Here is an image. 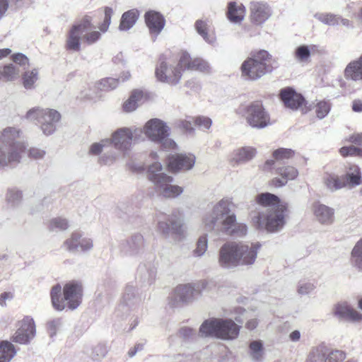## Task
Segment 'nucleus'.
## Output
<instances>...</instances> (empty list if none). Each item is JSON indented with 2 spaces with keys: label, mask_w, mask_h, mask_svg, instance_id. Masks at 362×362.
<instances>
[{
  "label": "nucleus",
  "mask_w": 362,
  "mask_h": 362,
  "mask_svg": "<svg viewBox=\"0 0 362 362\" xmlns=\"http://www.w3.org/2000/svg\"><path fill=\"white\" fill-rule=\"evenodd\" d=\"M232 199L224 197L213 204L211 209L202 218L205 229L218 237L222 234L243 236L247 227L245 223L236 222V215L233 211Z\"/></svg>",
  "instance_id": "obj_1"
},
{
  "label": "nucleus",
  "mask_w": 362,
  "mask_h": 362,
  "mask_svg": "<svg viewBox=\"0 0 362 362\" xmlns=\"http://www.w3.org/2000/svg\"><path fill=\"white\" fill-rule=\"evenodd\" d=\"M286 205L276 206L263 210H252L250 217L257 229L276 233L281 230L286 224Z\"/></svg>",
  "instance_id": "obj_2"
},
{
  "label": "nucleus",
  "mask_w": 362,
  "mask_h": 362,
  "mask_svg": "<svg viewBox=\"0 0 362 362\" xmlns=\"http://www.w3.org/2000/svg\"><path fill=\"white\" fill-rule=\"evenodd\" d=\"M82 296V285L77 281H70L64 285L63 296L62 286L59 284L52 286L50 291L52 306L58 311L66 307L70 310L76 309L81 303Z\"/></svg>",
  "instance_id": "obj_3"
},
{
  "label": "nucleus",
  "mask_w": 362,
  "mask_h": 362,
  "mask_svg": "<svg viewBox=\"0 0 362 362\" xmlns=\"http://www.w3.org/2000/svg\"><path fill=\"white\" fill-rule=\"evenodd\" d=\"M240 327L231 319L211 317L205 320L199 327L202 337H214L223 340L236 339Z\"/></svg>",
  "instance_id": "obj_4"
},
{
  "label": "nucleus",
  "mask_w": 362,
  "mask_h": 362,
  "mask_svg": "<svg viewBox=\"0 0 362 362\" xmlns=\"http://www.w3.org/2000/svg\"><path fill=\"white\" fill-rule=\"evenodd\" d=\"M147 176L154 185L156 192L164 197L175 198L183 192L181 187L172 185L173 178L163 171L162 165L158 162L148 167Z\"/></svg>",
  "instance_id": "obj_5"
},
{
  "label": "nucleus",
  "mask_w": 362,
  "mask_h": 362,
  "mask_svg": "<svg viewBox=\"0 0 362 362\" xmlns=\"http://www.w3.org/2000/svg\"><path fill=\"white\" fill-rule=\"evenodd\" d=\"M272 69V56L266 50L259 51L241 66L243 76L250 80L259 79Z\"/></svg>",
  "instance_id": "obj_6"
},
{
  "label": "nucleus",
  "mask_w": 362,
  "mask_h": 362,
  "mask_svg": "<svg viewBox=\"0 0 362 362\" xmlns=\"http://www.w3.org/2000/svg\"><path fill=\"white\" fill-rule=\"evenodd\" d=\"M170 127L163 120L157 118L151 119L142 129L146 136L152 142L159 144L163 149H175L176 143L169 138Z\"/></svg>",
  "instance_id": "obj_7"
},
{
  "label": "nucleus",
  "mask_w": 362,
  "mask_h": 362,
  "mask_svg": "<svg viewBox=\"0 0 362 362\" xmlns=\"http://www.w3.org/2000/svg\"><path fill=\"white\" fill-rule=\"evenodd\" d=\"M25 118L30 121H37L43 134L49 136L56 131V126L61 119V115L54 109L35 107L27 112Z\"/></svg>",
  "instance_id": "obj_8"
},
{
  "label": "nucleus",
  "mask_w": 362,
  "mask_h": 362,
  "mask_svg": "<svg viewBox=\"0 0 362 362\" xmlns=\"http://www.w3.org/2000/svg\"><path fill=\"white\" fill-rule=\"evenodd\" d=\"M208 282L201 281L194 284H185L177 286L170 297V304L177 307L188 304L195 299L196 296H200L206 288Z\"/></svg>",
  "instance_id": "obj_9"
},
{
  "label": "nucleus",
  "mask_w": 362,
  "mask_h": 362,
  "mask_svg": "<svg viewBox=\"0 0 362 362\" xmlns=\"http://www.w3.org/2000/svg\"><path fill=\"white\" fill-rule=\"evenodd\" d=\"M238 112L242 114L252 128L263 129L271 124L269 115L260 101H254L247 105L240 107Z\"/></svg>",
  "instance_id": "obj_10"
},
{
  "label": "nucleus",
  "mask_w": 362,
  "mask_h": 362,
  "mask_svg": "<svg viewBox=\"0 0 362 362\" xmlns=\"http://www.w3.org/2000/svg\"><path fill=\"white\" fill-rule=\"evenodd\" d=\"M183 225V214L179 209L173 210L168 216L161 215L158 217L157 229L165 238L170 235L182 236Z\"/></svg>",
  "instance_id": "obj_11"
},
{
  "label": "nucleus",
  "mask_w": 362,
  "mask_h": 362,
  "mask_svg": "<svg viewBox=\"0 0 362 362\" xmlns=\"http://www.w3.org/2000/svg\"><path fill=\"white\" fill-rule=\"evenodd\" d=\"M146 247V241L143 235L135 233L121 240L118 248L119 255L123 257L138 259L143 255Z\"/></svg>",
  "instance_id": "obj_12"
},
{
  "label": "nucleus",
  "mask_w": 362,
  "mask_h": 362,
  "mask_svg": "<svg viewBox=\"0 0 362 362\" xmlns=\"http://www.w3.org/2000/svg\"><path fill=\"white\" fill-rule=\"evenodd\" d=\"M141 298L138 290L133 284L126 286L115 313L118 316H127L134 313L139 308Z\"/></svg>",
  "instance_id": "obj_13"
},
{
  "label": "nucleus",
  "mask_w": 362,
  "mask_h": 362,
  "mask_svg": "<svg viewBox=\"0 0 362 362\" xmlns=\"http://www.w3.org/2000/svg\"><path fill=\"white\" fill-rule=\"evenodd\" d=\"M182 69L178 64L175 65L170 60L162 56L156 66L155 74L160 82L176 85L181 79Z\"/></svg>",
  "instance_id": "obj_14"
},
{
  "label": "nucleus",
  "mask_w": 362,
  "mask_h": 362,
  "mask_svg": "<svg viewBox=\"0 0 362 362\" xmlns=\"http://www.w3.org/2000/svg\"><path fill=\"white\" fill-rule=\"evenodd\" d=\"M141 136V129L122 127L112 133L110 144H112L115 149L124 152L130 148L133 141H139Z\"/></svg>",
  "instance_id": "obj_15"
},
{
  "label": "nucleus",
  "mask_w": 362,
  "mask_h": 362,
  "mask_svg": "<svg viewBox=\"0 0 362 362\" xmlns=\"http://www.w3.org/2000/svg\"><path fill=\"white\" fill-rule=\"evenodd\" d=\"M218 264L224 269H232L238 267L236 242H227L219 248Z\"/></svg>",
  "instance_id": "obj_16"
},
{
  "label": "nucleus",
  "mask_w": 362,
  "mask_h": 362,
  "mask_svg": "<svg viewBox=\"0 0 362 362\" xmlns=\"http://www.w3.org/2000/svg\"><path fill=\"white\" fill-rule=\"evenodd\" d=\"M36 334L35 325L33 319L25 317L19 322V327L12 337V341L20 344H28Z\"/></svg>",
  "instance_id": "obj_17"
},
{
  "label": "nucleus",
  "mask_w": 362,
  "mask_h": 362,
  "mask_svg": "<svg viewBox=\"0 0 362 362\" xmlns=\"http://www.w3.org/2000/svg\"><path fill=\"white\" fill-rule=\"evenodd\" d=\"M22 146H8L0 144V170L13 167L21 162Z\"/></svg>",
  "instance_id": "obj_18"
},
{
  "label": "nucleus",
  "mask_w": 362,
  "mask_h": 362,
  "mask_svg": "<svg viewBox=\"0 0 362 362\" xmlns=\"http://www.w3.org/2000/svg\"><path fill=\"white\" fill-rule=\"evenodd\" d=\"M272 15L269 5L263 1H252L250 4V19L252 24L262 25Z\"/></svg>",
  "instance_id": "obj_19"
},
{
  "label": "nucleus",
  "mask_w": 362,
  "mask_h": 362,
  "mask_svg": "<svg viewBox=\"0 0 362 362\" xmlns=\"http://www.w3.org/2000/svg\"><path fill=\"white\" fill-rule=\"evenodd\" d=\"M260 246L259 243H236L238 266L252 265L256 260Z\"/></svg>",
  "instance_id": "obj_20"
},
{
  "label": "nucleus",
  "mask_w": 362,
  "mask_h": 362,
  "mask_svg": "<svg viewBox=\"0 0 362 362\" xmlns=\"http://www.w3.org/2000/svg\"><path fill=\"white\" fill-rule=\"evenodd\" d=\"M334 316L340 320H346L353 323L362 321V314L353 308L347 302H339L332 308Z\"/></svg>",
  "instance_id": "obj_21"
},
{
  "label": "nucleus",
  "mask_w": 362,
  "mask_h": 362,
  "mask_svg": "<svg viewBox=\"0 0 362 362\" xmlns=\"http://www.w3.org/2000/svg\"><path fill=\"white\" fill-rule=\"evenodd\" d=\"M64 245L66 250L71 252H86L92 250L93 240L86 237H83L80 232H74L71 238L67 239Z\"/></svg>",
  "instance_id": "obj_22"
},
{
  "label": "nucleus",
  "mask_w": 362,
  "mask_h": 362,
  "mask_svg": "<svg viewBox=\"0 0 362 362\" xmlns=\"http://www.w3.org/2000/svg\"><path fill=\"white\" fill-rule=\"evenodd\" d=\"M178 65L182 69L192 71H206L209 69L207 62L199 57L192 58L189 54L185 51L181 52Z\"/></svg>",
  "instance_id": "obj_23"
},
{
  "label": "nucleus",
  "mask_w": 362,
  "mask_h": 362,
  "mask_svg": "<svg viewBox=\"0 0 362 362\" xmlns=\"http://www.w3.org/2000/svg\"><path fill=\"white\" fill-rule=\"evenodd\" d=\"M195 163V156L192 154H176L168 158V167L173 172L190 170Z\"/></svg>",
  "instance_id": "obj_24"
},
{
  "label": "nucleus",
  "mask_w": 362,
  "mask_h": 362,
  "mask_svg": "<svg viewBox=\"0 0 362 362\" xmlns=\"http://www.w3.org/2000/svg\"><path fill=\"white\" fill-rule=\"evenodd\" d=\"M279 96L284 105L291 110H298L305 103L303 96L291 87L281 89Z\"/></svg>",
  "instance_id": "obj_25"
},
{
  "label": "nucleus",
  "mask_w": 362,
  "mask_h": 362,
  "mask_svg": "<svg viewBox=\"0 0 362 362\" xmlns=\"http://www.w3.org/2000/svg\"><path fill=\"white\" fill-rule=\"evenodd\" d=\"M145 22L151 35L156 38L163 29L165 20L158 11H149L145 13Z\"/></svg>",
  "instance_id": "obj_26"
},
{
  "label": "nucleus",
  "mask_w": 362,
  "mask_h": 362,
  "mask_svg": "<svg viewBox=\"0 0 362 362\" xmlns=\"http://www.w3.org/2000/svg\"><path fill=\"white\" fill-rule=\"evenodd\" d=\"M20 134V130L15 127H7L4 129L0 136L1 145L16 146L19 144L23 147L22 149H21V155H22L25 150V145L24 143L18 141Z\"/></svg>",
  "instance_id": "obj_27"
},
{
  "label": "nucleus",
  "mask_w": 362,
  "mask_h": 362,
  "mask_svg": "<svg viewBox=\"0 0 362 362\" xmlns=\"http://www.w3.org/2000/svg\"><path fill=\"white\" fill-rule=\"evenodd\" d=\"M313 210L316 219L322 224H331L334 221V209L319 202L313 204Z\"/></svg>",
  "instance_id": "obj_28"
},
{
  "label": "nucleus",
  "mask_w": 362,
  "mask_h": 362,
  "mask_svg": "<svg viewBox=\"0 0 362 362\" xmlns=\"http://www.w3.org/2000/svg\"><path fill=\"white\" fill-rule=\"evenodd\" d=\"M276 173L279 175L281 177H275L272 180V184L276 187L286 185L288 180H294L298 175L297 169L293 166L278 168L276 169Z\"/></svg>",
  "instance_id": "obj_29"
},
{
  "label": "nucleus",
  "mask_w": 362,
  "mask_h": 362,
  "mask_svg": "<svg viewBox=\"0 0 362 362\" xmlns=\"http://www.w3.org/2000/svg\"><path fill=\"white\" fill-rule=\"evenodd\" d=\"M255 202L259 206L255 210H263L265 208H273L276 206H285L281 203L280 199L276 195L269 192L258 194L255 197Z\"/></svg>",
  "instance_id": "obj_30"
},
{
  "label": "nucleus",
  "mask_w": 362,
  "mask_h": 362,
  "mask_svg": "<svg viewBox=\"0 0 362 362\" xmlns=\"http://www.w3.org/2000/svg\"><path fill=\"white\" fill-rule=\"evenodd\" d=\"M255 154V148L250 146L242 147L233 151L232 160L237 165L244 164L252 160Z\"/></svg>",
  "instance_id": "obj_31"
},
{
  "label": "nucleus",
  "mask_w": 362,
  "mask_h": 362,
  "mask_svg": "<svg viewBox=\"0 0 362 362\" xmlns=\"http://www.w3.org/2000/svg\"><path fill=\"white\" fill-rule=\"evenodd\" d=\"M344 74L347 78L362 81V54L357 60L351 62L346 66Z\"/></svg>",
  "instance_id": "obj_32"
},
{
  "label": "nucleus",
  "mask_w": 362,
  "mask_h": 362,
  "mask_svg": "<svg viewBox=\"0 0 362 362\" xmlns=\"http://www.w3.org/2000/svg\"><path fill=\"white\" fill-rule=\"evenodd\" d=\"M344 187H353L361 184V175L360 168L357 165H352L347 173L342 175Z\"/></svg>",
  "instance_id": "obj_33"
},
{
  "label": "nucleus",
  "mask_w": 362,
  "mask_h": 362,
  "mask_svg": "<svg viewBox=\"0 0 362 362\" xmlns=\"http://www.w3.org/2000/svg\"><path fill=\"white\" fill-rule=\"evenodd\" d=\"M317 47L315 45H301L297 47L294 51L293 57L300 63H306L310 60L312 53L317 51Z\"/></svg>",
  "instance_id": "obj_34"
},
{
  "label": "nucleus",
  "mask_w": 362,
  "mask_h": 362,
  "mask_svg": "<svg viewBox=\"0 0 362 362\" xmlns=\"http://www.w3.org/2000/svg\"><path fill=\"white\" fill-rule=\"evenodd\" d=\"M139 12L136 9H132L124 12L121 18L119 29L122 31H127L136 23Z\"/></svg>",
  "instance_id": "obj_35"
},
{
  "label": "nucleus",
  "mask_w": 362,
  "mask_h": 362,
  "mask_svg": "<svg viewBox=\"0 0 362 362\" xmlns=\"http://www.w3.org/2000/svg\"><path fill=\"white\" fill-rule=\"evenodd\" d=\"M227 16L230 21L233 23L241 22L245 16V7L243 4L238 6L235 2L228 4Z\"/></svg>",
  "instance_id": "obj_36"
},
{
  "label": "nucleus",
  "mask_w": 362,
  "mask_h": 362,
  "mask_svg": "<svg viewBox=\"0 0 362 362\" xmlns=\"http://www.w3.org/2000/svg\"><path fill=\"white\" fill-rule=\"evenodd\" d=\"M20 69L12 63L5 64L0 67V79L4 81L16 80L20 74Z\"/></svg>",
  "instance_id": "obj_37"
},
{
  "label": "nucleus",
  "mask_w": 362,
  "mask_h": 362,
  "mask_svg": "<svg viewBox=\"0 0 362 362\" xmlns=\"http://www.w3.org/2000/svg\"><path fill=\"white\" fill-rule=\"evenodd\" d=\"M81 32L76 31V26H72L66 40V49L74 52L79 51L81 49Z\"/></svg>",
  "instance_id": "obj_38"
},
{
  "label": "nucleus",
  "mask_w": 362,
  "mask_h": 362,
  "mask_svg": "<svg viewBox=\"0 0 362 362\" xmlns=\"http://www.w3.org/2000/svg\"><path fill=\"white\" fill-rule=\"evenodd\" d=\"M324 183L331 192H334L344 187L342 176L327 173L324 177Z\"/></svg>",
  "instance_id": "obj_39"
},
{
  "label": "nucleus",
  "mask_w": 362,
  "mask_h": 362,
  "mask_svg": "<svg viewBox=\"0 0 362 362\" xmlns=\"http://www.w3.org/2000/svg\"><path fill=\"white\" fill-rule=\"evenodd\" d=\"M16 354L15 347L10 341L0 342V362H10Z\"/></svg>",
  "instance_id": "obj_40"
},
{
  "label": "nucleus",
  "mask_w": 362,
  "mask_h": 362,
  "mask_svg": "<svg viewBox=\"0 0 362 362\" xmlns=\"http://www.w3.org/2000/svg\"><path fill=\"white\" fill-rule=\"evenodd\" d=\"M264 354V347L262 341H252L249 344V354L252 360L255 362L262 361Z\"/></svg>",
  "instance_id": "obj_41"
},
{
  "label": "nucleus",
  "mask_w": 362,
  "mask_h": 362,
  "mask_svg": "<svg viewBox=\"0 0 362 362\" xmlns=\"http://www.w3.org/2000/svg\"><path fill=\"white\" fill-rule=\"evenodd\" d=\"M327 348L324 345L313 347L307 358L306 362H325Z\"/></svg>",
  "instance_id": "obj_42"
},
{
  "label": "nucleus",
  "mask_w": 362,
  "mask_h": 362,
  "mask_svg": "<svg viewBox=\"0 0 362 362\" xmlns=\"http://www.w3.org/2000/svg\"><path fill=\"white\" fill-rule=\"evenodd\" d=\"M143 96L144 94L141 90H134L129 99L124 103V110L127 112L135 110L138 106V103L143 98Z\"/></svg>",
  "instance_id": "obj_43"
},
{
  "label": "nucleus",
  "mask_w": 362,
  "mask_h": 362,
  "mask_svg": "<svg viewBox=\"0 0 362 362\" xmlns=\"http://www.w3.org/2000/svg\"><path fill=\"white\" fill-rule=\"evenodd\" d=\"M38 74L37 69H33L31 71H27L23 73L22 81L25 89L30 90L35 88V83L38 80Z\"/></svg>",
  "instance_id": "obj_44"
},
{
  "label": "nucleus",
  "mask_w": 362,
  "mask_h": 362,
  "mask_svg": "<svg viewBox=\"0 0 362 362\" xmlns=\"http://www.w3.org/2000/svg\"><path fill=\"white\" fill-rule=\"evenodd\" d=\"M351 259L354 267L362 272V238L354 247Z\"/></svg>",
  "instance_id": "obj_45"
},
{
  "label": "nucleus",
  "mask_w": 362,
  "mask_h": 362,
  "mask_svg": "<svg viewBox=\"0 0 362 362\" xmlns=\"http://www.w3.org/2000/svg\"><path fill=\"white\" fill-rule=\"evenodd\" d=\"M22 192L16 188L8 189L6 194V200L11 206L16 207L18 206L22 200Z\"/></svg>",
  "instance_id": "obj_46"
},
{
  "label": "nucleus",
  "mask_w": 362,
  "mask_h": 362,
  "mask_svg": "<svg viewBox=\"0 0 362 362\" xmlns=\"http://www.w3.org/2000/svg\"><path fill=\"white\" fill-rule=\"evenodd\" d=\"M69 226L68 221L62 217H56L51 219L48 224L50 231H63L68 229Z\"/></svg>",
  "instance_id": "obj_47"
},
{
  "label": "nucleus",
  "mask_w": 362,
  "mask_h": 362,
  "mask_svg": "<svg viewBox=\"0 0 362 362\" xmlns=\"http://www.w3.org/2000/svg\"><path fill=\"white\" fill-rule=\"evenodd\" d=\"M314 17L319 21L328 25H337L339 23V17L330 13H317Z\"/></svg>",
  "instance_id": "obj_48"
},
{
  "label": "nucleus",
  "mask_w": 362,
  "mask_h": 362,
  "mask_svg": "<svg viewBox=\"0 0 362 362\" xmlns=\"http://www.w3.org/2000/svg\"><path fill=\"white\" fill-rule=\"evenodd\" d=\"M98 88L101 90H111L117 88L119 84V79L112 77H107L98 82Z\"/></svg>",
  "instance_id": "obj_49"
},
{
  "label": "nucleus",
  "mask_w": 362,
  "mask_h": 362,
  "mask_svg": "<svg viewBox=\"0 0 362 362\" xmlns=\"http://www.w3.org/2000/svg\"><path fill=\"white\" fill-rule=\"evenodd\" d=\"M194 27L199 35H200L206 42L209 43L212 42L208 35L209 25L206 21L197 20L195 22Z\"/></svg>",
  "instance_id": "obj_50"
},
{
  "label": "nucleus",
  "mask_w": 362,
  "mask_h": 362,
  "mask_svg": "<svg viewBox=\"0 0 362 362\" xmlns=\"http://www.w3.org/2000/svg\"><path fill=\"white\" fill-rule=\"evenodd\" d=\"M208 248L207 235L204 234L199 237L197 243V247L194 250L196 257H202L204 255Z\"/></svg>",
  "instance_id": "obj_51"
},
{
  "label": "nucleus",
  "mask_w": 362,
  "mask_h": 362,
  "mask_svg": "<svg viewBox=\"0 0 362 362\" xmlns=\"http://www.w3.org/2000/svg\"><path fill=\"white\" fill-rule=\"evenodd\" d=\"M107 352L106 346L104 344H98L92 349L90 357L93 361H98L104 358Z\"/></svg>",
  "instance_id": "obj_52"
},
{
  "label": "nucleus",
  "mask_w": 362,
  "mask_h": 362,
  "mask_svg": "<svg viewBox=\"0 0 362 362\" xmlns=\"http://www.w3.org/2000/svg\"><path fill=\"white\" fill-rule=\"evenodd\" d=\"M316 288L314 283L310 281H300L298 284L297 291L301 296L310 294Z\"/></svg>",
  "instance_id": "obj_53"
},
{
  "label": "nucleus",
  "mask_w": 362,
  "mask_h": 362,
  "mask_svg": "<svg viewBox=\"0 0 362 362\" xmlns=\"http://www.w3.org/2000/svg\"><path fill=\"white\" fill-rule=\"evenodd\" d=\"M62 326V320L61 318H54L48 321L47 323V328L50 337H54Z\"/></svg>",
  "instance_id": "obj_54"
},
{
  "label": "nucleus",
  "mask_w": 362,
  "mask_h": 362,
  "mask_svg": "<svg viewBox=\"0 0 362 362\" xmlns=\"http://www.w3.org/2000/svg\"><path fill=\"white\" fill-rule=\"evenodd\" d=\"M331 109V106L329 102L327 101H320L319 102L315 108V112L317 117L322 119L325 118L328 113L329 112Z\"/></svg>",
  "instance_id": "obj_55"
},
{
  "label": "nucleus",
  "mask_w": 362,
  "mask_h": 362,
  "mask_svg": "<svg viewBox=\"0 0 362 362\" xmlns=\"http://www.w3.org/2000/svg\"><path fill=\"white\" fill-rule=\"evenodd\" d=\"M110 144V139H103L99 142L93 143L89 148V154L93 156L99 155L103 148Z\"/></svg>",
  "instance_id": "obj_56"
},
{
  "label": "nucleus",
  "mask_w": 362,
  "mask_h": 362,
  "mask_svg": "<svg viewBox=\"0 0 362 362\" xmlns=\"http://www.w3.org/2000/svg\"><path fill=\"white\" fill-rule=\"evenodd\" d=\"M294 151L291 148H280L273 152V157L276 160L288 159L293 156Z\"/></svg>",
  "instance_id": "obj_57"
},
{
  "label": "nucleus",
  "mask_w": 362,
  "mask_h": 362,
  "mask_svg": "<svg viewBox=\"0 0 362 362\" xmlns=\"http://www.w3.org/2000/svg\"><path fill=\"white\" fill-rule=\"evenodd\" d=\"M339 152L343 156H354L362 158V148L355 146H344L340 148Z\"/></svg>",
  "instance_id": "obj_58"
},
{
  "label": "nucleus",
  "mask_w": 362,
  "mask_h": 362,
  "mask_svg": "<svg viewBox=\"0 0 362 362\" xmlns=\"http://www.w3.org/2000/svg\"><path fill=\"white\" fill-rule=\"evenodd\" d=\"M194 123L199 129L206 131L210 129L212 124V120L208 117L198 116L194 119Z\"/></svg>",
  "instance_id": "obj_59"
},
{
  "label": "nucleus",
  "mask_w": 362,
  "mask_h": 362,
  "mask_svg": "<svg viewBox=\"0 0 362 362\" xmlns=\"http://www.w3.org/2000/svg\"><path fill=\"white\" fill-rule=\"evenodd\" d=\"M346 356L342 351L334 350L327 354L325 362H341Z\"/></svg>",
  "instance_id": "obj_60"
},
{
  "label": "nucleus",
  "mask_w": 362,
  "mask_h": 362,
  "mask_svg": "<svg viewBox=\"0 0 362 362\" xmlns=\"http://www.w3.org/2000/svg\"><path fill=\"white\" fill-rule=\"evenodd\" d=\"M92 18L90 16H84L79 23L74 24L73 26H76V31L81 32V34L85 30L92 28Z\"/></svg>",
  "instance_id": "obj_61"
},
{
  "label": "nucleus",
  "mask_w": 362,
  "mask_h": 362,
  "mask_svg": "<svg viewBox=\"0 0 362 362\" xmlns=\"http://www.w3.org/2000/svg\"><path fill=\"white\" fill-rule=\"evenodd\" d=\"M11 57L14 65H16L18 67L22 66L24 69L26 66H28L29 60L25 54L22 53H17L12 55Z\"/></svg>",
  "instance_id": "obj_62"
},
{
  "label": "nucleus",
  "mask_w": 362,
  "mask_h": 362,
  "mask_svg": "<svg viewBox=\"0 0 362 362\" xmlns=\"http://www.w3.org/2000/svg\"><path fill=\"white\" fill-rule=\"evenodd\" d=\"M100 37H101V34L100 32L91 31L90 33L85 34L83 36V40L88 45H93V44L95 43L98 40H99Z\"/></svg>",
  "instance_id": "obj_63"
},
{
  "label": "nucleus",
  "mask_w": 362,
  "mask_h": 362,
  "mask_svg": "<svg viewBox=\"0 0 362 362\" xmlns=\"http://www.w3.org/2000/svg\"><path fill=\"white\" fill-rule=\"evenodd\" d=\"M118 153H105L99 158V163L104 165H110L118 158Z\"/></svg>",
  "instance_id": "obj_64"
}]
</instances>
